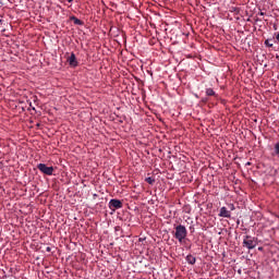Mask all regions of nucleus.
<instances>
[{
    "label": "nucleus",
    "instance_id": "nucleus-14",
    "mask_svg": "<svg viewBox=\"0 0 279 279\" xmlns=\"http://www.w3.org/2000/svg\"><path fill=\"white\" fill-rule=\"evenodd\" d=\"M46 252H51V247L48 246V247L46 248Z\"/></svg>",
    "mask_w": 279,
    "mask_h": 279
},
{
    "label": "nucleus",
    "instance_id": "nucleus-12",
    "mask_svg": "<svg viewBox=\"0 0 279 279\" xmlns=\"http://www.w3.org/2000/svg\"><path fill=\"white\" fill-rule=\"evenodd\" d=\"M270 43H271V39H266L265 40L266 47H274V44H270Z\"/></svg>",
    "mask_w": 279,
    "mask_h": 279
},
{
    "label": "nucleus",
    "instance_id": "nucleus-4",
    "mask_svg": "<svg viewBox=\"0 0 279 279\" xmlns=\"http://www.w3.org/2000/svg\"><path fill=\"white\" fill-rule=\"evenodd\" d=\"M109 208H111V210H119V208H123V203L113 198L109 202Z\"/></svg>",
    "mask_w": 279,
    "mask_h": 279
},
{
    "label": "nucleus",
    "instance_id": "nucleus-18",
    "mask_svg": "<svg viewBox=\"0 0 279 279\" xmlns=\"http://www.w3.org/2000/svg\"><path fill=\"white\" fill-rule=\"evenodd\" d=\"M258 250H263V247H259Z\"/></svg>",
    "mask_w": 279,
    "mask_h": 279
},
{
    "label": "nucleus",
    "instance_id": "nucleus-13",
    "mask_svg": "<svg viewBox=\"0 0 279 279\" xmlns=\"http://www.w3.org/2000/svg\"><path fill=\"white\" fill-rule=\"evenodd\" d=\"M258 14H259V16H265V12H263V11L259 12Z\"/></svg>",
    "mask_w": 279,
    "mask_h": 279
},
{
    "label": "nucleus",
    "instance_id": "nucleus-17",
    "mask_svg": "<svg viewBox=\"0 0 279 279\" xmlns=\"http://www.w3.org/2000/svg\"><path fill=\"white\" fill-rule=\"evenodd\" d=\"M69 1V3H72L73 2V0H68Z\"/></svg>",
    "mask_w": 279,
    "mask_h": 279
},
{
    "label": "nucleus",
    "instance_id": "nucleus-10",
    "mask_svg": "<svg viewBox=\"0 0 279 279\" xmlns=\"http://www.w3.org/2000/svg\"><path fill=\"white\" fill-rule=\"evenodd\" d=\"M145 182H147L148 184H155L156 183V179L148 177L145 179Z\"/></svg>",
    "mask_w": 279,
    "mask_h": 279
},
{
    "label": "nucleus",
    "instance_id": "nucleus-11",
    "mask_svg": "<svg viewBox=\"0 0 279 279\" xmlns=\"http://www.w3.org/2000/svg\"><path fill=\"white\" fill-rule=\"evenodd\" d=\"M272 156H279V143L275 145V154Z\"/></svg>",
    "mask_w": 279,
    "mask_h": 279
},
{
    "label": "nucleus",
    "instance_id": "nucleus-15",
    "mask_svg": "<svg viewBox=\"0 0 279 279\" xmlns=\"http://www.w3.org/2000/svg\"><path fill=\"white\" fill-rule=\"evenodd\" d=\"M276 39L279 41V33L276 35Z\"/></svg>",
    "mask_w": 279,
    "mask_h": 279
},
{
    "label": "nucleus",
    "instance_id": "nucleus-1",
    "mask_svg": "<svg viewBox=\"0 0 279 279\" xmlns=\"http://www.w3.org/2000/svg\"><path fill=\"white\" fill-rule=\"evenodd\" d=\"M186 227L182 226V225H179L175 227V233H174V236L175 239L182 243V241H184V239H186Z\"/></svg>",
    "mask_w": 279,
    "mask_h": 279
},
{
    "label": "nucleus",
    "instance_id": "nucleus-7",
    "mask_svg": "<svg viewBox=\"0 0 279 279\" xmlns=\"http://www.w3.org/2000/svg\"><path fill=\"white\" fill-rule=\"evenodd\" d=\"M186 262H187L190 265H195V263H196L195 256H193V255H187V256H186Z\"/></svg>",
    "mask_w": 279,
    "mask_h": 279
},
{
    "label": "nucleus",
    "instance_id": "nucleus-2",
    "mask_svg": "<svg viewBox=\"0 0 279 279\" xmlns=\"http://www.w3.org/2000/svg\"><path fill=\"white\" fill-rule=\"evenodd\" d=\"M242 245L243 247H246V250H254V247L258 245V241L256 240V238L245 235Z\"/></svg>",
    "mask_w": 279,
    "mask_h": 279
},
{
    "label": "nucleus",
    "instance_id": "nucleus-8",
    "mask_svg": "<svg viewBox=\"0 0 279 279\" xmlns=\"http://www.w3.org/2000/svg\"><path fill=\"white\" fill-rule=\"evenodd\" d=\"M71 21H73L74 25H84V22H82V20H80L75 16H72Z\"/></svg>",
    "mask_w": 279,
    "mask_h": 279
},
{
    "label": "nucleus",
    "instance_id": "nucleus-5",
    "mask_svg": "<svg viewBox=\"0 0 279 279\" xmlns=\"http://www.w3.org/2000/svg\"><path fill=\"white\" fill-rule=\"evenodd\" d=\"M219 217H225L226 219H230V217H232V215H231L230 210H228V208L221 207Z\"/></svg>",
    "mask_w": 279,
    "mask_h": 279
},
{
    "label": "nucleus",
    "instance_id": "nucleus-16",
    "mask_svg": "<svg viewBox=\"0 0 279 279\" xmlns=\"http://www.w3.org/2000/svg\"><path fill=\"white\" fill-rule=\"evenodd\" d=\"M230 208H231V210H234V206L233 205H230Z\"/></svg>",
    "mask_w": 279,
    "mask_h": 279
},
{
    "label": "nucleus",
    "instance_id": "nucleus-3",
    "mask_svg": "<svg viewBox=\"0 0 279 279\" xmlns=\"http://www.w3.org/2000/svg\"><path fill=\"white\" fill-rule=\"evenodd\" d=\"M37 169L41 171V173H45L46 175H53V167H47L45 163H39L37 166Z\"/></svg>",
    "mask_w": 279,
    "mask_h": 279
},
{
    "label": "nucleus",
    "instance_id": "nucleus-6",
    "mask_svg": "<svg viewBox=\"0 0 279 279\" xmlns=\"http://www.w3.org/2000/svg\"><path fill=\"white\" fill-rule=\"evenodd\" d=\"M68 62L70 64V66H77L78 62H77V58L75 57V54L72 52L71 56L68 58Z\"/></svg>",
    "mask_w": 279,
    "mask_h": 279
},
{
    "label": "nucleus",
    "instance_id": "nucleus-9",
    "mask_svg": "<svg viewBox=\"0 0 279 279\" xmlns=\"http://www.w3.org/2000/svg\"><path fill=\"white\" fill-rule=\"evenodd\" d=\"M206 95H207V97H215V90L213 88H207Z\"/></svg>",
    "mask_w": 279,
    "mask_h": 279
}]
</instances>
